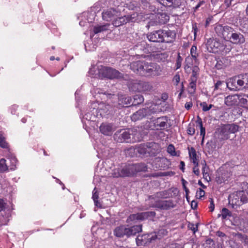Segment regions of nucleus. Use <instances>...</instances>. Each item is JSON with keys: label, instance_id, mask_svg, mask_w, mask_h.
Here are the masks:
<instances>
[{"label": "nucleus", "instance_id": "nucleus-26", "mask_svg": "<svg viewBox=\"0 0 248 248\" xmlns=\"http://www.w3.org/2000/svg\"><path fill=\"white\" fill-rule=\"evenodd\" d=\"M127 227L124 225L119 226L114 230V234L118 237H122L124 235L127 236Z\"/></svg>", "mask_w": 248, "mask_h": 248}, {"label": "nucleus", "instance_id": "nucleus-46", "mask_svg": "<svg viewBox=\"0 0 248 248\" xmlns=\"http://www.w3.org/2000/svg\"><path fill=\"white\" fill-rule=\"evenodd\" d=\"M235 78L237 85L238 86V90L240 89L242 87H246V86L244 85V80H243L242 78H240V75L237 77H235Z\"/></svg>", "mask_w": 248, "mask_h": 248}, {"label": "nucleus", "instance_id": "nucleus-28", "mask_svg": "<svg viewBox=\"0 0 248 248\" xmlns=\"http://www.w3.org/2000/svg\"><path fill=\"white\" fill-rule=\"evenodd\" d=\"M229 203L232 204L234 207V205L239 206L243 204L240 198L236 197V193L230 195L229 197Z\"/></svg>", "mask_w": 248, "mask_h": 248}, {"label": "nucleus", "instance_id": "nucleus-40", "mask_svg": "<svg viewBox=\"0 0 248 248\" xmlns=\"http://www.w3.org/2000/svg\"><path fill=\"white\" fill-rule=\"evenodd\" d=\"M120 136L122 138L120 140V142H129L128 140L130 138V134L128 131L125 130L123 131Z\"/></svg>", "mask_w": 248, "mask_h": 248}, {"label": "nucleus", "instance_id": "nucleus-51", "mask_svg": "<svg viewBox=\"0 0 248 248\" xmlns=\"http://www.w3.org/2000/svg\"><path fill=\"white\" fill-rule=\"evenodd\" d=\"M84 46L86 51H93L96 49L95 45L90 44L89 43H86Z\"/></svg>", "mask_w": 248, "mask_h": 248}, {"label": "nucleus", "instance_id": "nucleus-20", "mask_svg": "<svg viewBox=\"0 0 248 248\" xmlns=\"http://www.w3.org/2000/svg\"><path fill=\"white\" fill-rule=\"evenodd\" d=\"M100 132L106 135H110L114 131V128L111 124L103 123L99 127Z\"/></svg>", "mask_w": 248, "mask_h": 248}, {"label": "nucleus", "instance_id": "nucleus-35", "mask_svg": "<svg viewBox=\"0 0 248 248\" xmlns=\"http://www.w3.org/2000/svg\"><path fill=\"white\" fill-rule=\"evenodd\" d=\"M196 81L197 78L194 75L190 78V82L188 86V93H193L196 89Z\"/></svg>", "mask_w": 248, "mask_h": 248}, {"label": "nucleus", "instance_id": "nucleus-47", "mask_svg": "<svg viewBox=\"0 0 248 248\" xmlns=\"http://www.w3.org/2000/svg\"><path fill=\"white\" fill-rule=\"evenodd\" d=\"M151 88L152 87L148 83L142 81L140 92L150 91Z\"/></svg>", "mask_w": 248, "mask_h": 248}, {"label": "nucleus", "instance_id": "nucleus-44", "mask_svg": "<svg viewBox=\"0 0 248 248\" xmlns=\"http://www.w3.org/2000/svg\"><path fill=\"white\" fill-rule=\"evenodd\" d=\"M218 216H221L223 219H226L228 217L231 216V213L228 209L224 208L221 211V215H218Z\"/></svg>", "mask_w": 248, "mask_h": 248}, {"label": "nucleus", "instance_id": "nucleus-33", "mask_svg": "<svg viewBox=\"0 0 248 248\" xmlns=\"http://www.w3.org/2000/svg\"><path fill=\"white\" fill-rule=\"evenodd\" d=\"M236 197L238 198H240L243 203L248 202V190L245 189L244 190L236 192Z\"/></svg>", "mask_w": 248, "mask_h": 248}, {"label": "nucleus", "instance_id": "nucleus-45", "mask_svg": "<svg viewBox=\"0 0 248 248\" xmlns=\"http://www.w3.org/2000/svg\"><path fill=\"white\" fill-rule=\"evenodd\" d=\"M8 170V166L6 164V160L2 158L0 160V172H4Z\"/></svg>", "mask_w": 248, "mask_h": 248}, {"label": "nucleus", "instance_id": "nucleus-23", "mask_svg": "<svg viewBox=\"0 0 248 248\" xmlns=\"http://www.w3.org/2000/svg\"><path fill=\"white\" fill-rule=\"evenodd\" d=\"M239 99V95H229L225 97L224 103L227 106H232L237 104Z\"/></svg>", "mask_w": 248, "mask_h": 248}, {"label": "nucleus", "instance_id": "nucleus-25", "mask_svg": "<svg viewBox=\"0 0 248 248\" xmlns=\"http://www.w3.org/2000/svg\"><path fill=\"white\" fill-rule=\"evenodd\" d=\"M116 14V11L113 9H110L103 12L102 17L103 19L107 21H112L113 18L115 16Z\"/></svg>", "mask_w": 248, "mask_h": 248}, {"label": "nucleus", "instance_id": "nucleus-16", "mask_svg": "<svg viewBox=\"0 0 248 248\" xmlns=\"http://www.w3.org/2000/svg\"><path fill=\"white\" fill-rule=\"evenodd\" d=\"M126 16L128 18V22H140L142 20H145L150 17L149 14H144L142 13L140 14L134 13Z\"/></svg>", "mask_w": 248, "mask_h": 248}, {"label": "nucleus", "instance_id": "nucleus-8", "mask_svg": "<svg viewBox=\"0 0 248 248\" xmlns=\"http://www.w3.org/2000/svg\"><path fill=\"white\" fill-rule=\"evenodd\" d=\"M155 215V212H146L136 214H132L129 216L127 219V222L130 223L131 221H135L137 220H143L149 217H154Z\"/></svg>", "mask_w": 248, "mask_h": 248}, {"label": "nucleus", "instance_id": "nucleus-50", "mask_svg": "<svg viewBox=\"0 0 248 248\" xmlns=\"http://www.w3.org/2000/svg\"><path fill=\"white\" fill-rule=\"evenodd\" d=\"M197 48L195 46H192L190 49V54L191 55L192 57L195 60H197V58L198 56V54L197 52Z\"/></svg>", "mask_w": 248, "mask_h": 248}, {"label": "nucleus", "instance_id": "nucleus-7", "mask_svg": "<svg viewBox=\"0 0 248 248\" xmlns=\"http://www.w3.org/2000/svg\"><path fill=\"white\" fill-rule=\"evenodd\" d=\"M208 51L212 53H216L223 47L222 43L217 39L209 38L206 42Z\"/></svg>", "mask_w": 248, "mask_h": 248}, {"label": "nucleus", "instance_id": "nucleus-64", "mask_svg": "<svg viewBox=\"0 0 248 248\" xmlns=\"http://www.w3.org/2000/svg\"><path fill=\"white\" fill-rule=\"evenodd\" d=\"M187 133L189 135H193L195 133V129L193 127H189L187 129Z\"/></svg>", "mask_w": 248, "mask_h": 248}, {"label": "nucleus", "instance_id": "nucleus-37", "mask_svg": "<svg viewBox=\"0 0 248 248\" xmlns=\"http://www.w3.org/2000/svg\"><path fill=\"white\" fill-rule=\"evenodd\" d=\"M6 156L10 161L11 164V170H15L17 163V160L16 156L12 154L10 152H9Z\"/></svg>", "mask_w": 248, "mask_h": 248}, {"label": "nucleus", "instance_id": "nucleus-19", "mask_svg": "<svg viewBox=\"0 0 248 248\" xmlns=\"http://www.w3.org/2000/svg\"><path fill=\"white\" fill-rule=\"evenodd\" d=\"M145 63V62L140 61L133 62L130 64V68L134 72L141 75V72L143 71Z\"/></svg>", "mask_w": 248, "mask_h": 248}, {"label": "nucleus", "instance_id": "nucleus-56", "mask_svg": "<svg viewBox=\"0 0 248 248\" xmlns=\"http://www.w3.org/2000/svg\"><path fill=\"white\" fill-rule=\"evenodd\" d=\"M202 173H205L206 172H208V167L207 166L205 161H204L203 163H202Z\"/></svg>", "mask_w": 248, "mask_h": 248}, {"label": "nucleus", "instance_id": "nucleus-5", "mask_svg": "<svg viewBox=\"0 0 248 248\" xmlns=\"http://www.w3.org/2000/svg\"><path fill=\"white\" fill-rule=\"evenodd\" d=\"M112 104L108 99L107 100V104L103 102L98 103V102H94L93 103H97V107L96 110H97V113L99 114V117L100 118L105 117L106 115L108 114L113 110L114 102L112 101Z\"/></svg>", "mask_w": 248, "mask_h": 248}, {"label": "nucleus", "instance_id": "nucleus-59", "mask_svg": "<svg viewBox=\"0 0 248 248\" xmlns=\"http://www.w3.org/2000/svg\"><path fill=\"white\" fill-rule=\"evenodd\" d=\"M194 166L193 168V173L196 175H199L200 172V171L198 168V165H194Z\"/></svg>", "mask_w": 248, "mask_h": 248}, {"label": "nucleus", "instance_id": "nucleus-9", "mask_svg": "<svg viewBox=\"0 0 248 248\" xmlns=\"http://www.w3.org/2000/svg\"><path fill=\"white\" fill-rule=\"evenodd\" d=\"M230 176V173L221 167L217 172L216 181L218 184H225L228 181Z\"/></svg>", "mask_w": 248, "mask_h": 248}, {"label": "nucleus", "instance_id": "nucleus-21", "mask_svg": "<svg viewBox=\"0 0 248 248\" xmlns=\"http://www.w3.org/2000/svg\"><path fill=\"white\" fill-rule=\"evenodd\" d=\"M148 116L147 110L145 108L140 109L131 116V120L133 121H137L142 119Z\"/></svg>", "mask_w": 248, "mask_h": 248}, {"label": "nucleus", "instance_id": "nucleus-60", "mask_svg": "<svg viewBox=\"0 0 248 248\" xmlns=\"http://www.w3.org/2000/svg\"><path fill=\"white\" fill-rule=\"evenodd\" d=\"M182 61V59L179 55L178 57L177 58V60L176 64V69H178V68H179L181 67Z\"/></svg>", "mask_w": 248, "mask_h": 248}, {"label": "nucleus", "instance_id": "nucleus-41", "mask_svg": "<svg viewBox=\"0 0 248 248\" xmlns=\"http://www.w3.org/2000/svg\"><path fill=\"white\" fill-rule=\"evenodd\" d=\"M86 245L88 248H92L93 246L96 245V241L95 239H93L92 236H89L86 237Z\"/></svg>", "mask_w": 248, "mask_h": 248}, {"label": "nucleus", "instance_id": "nucleus-18", "mask_svg": "<svg viewBox=\"0 0 248 248\" xmlns=\"http://www.w3.org/2000/svg\"><path fill=\"white\" fill-rule=\"evenodd\" d=\"M162 30L154 31L148 34L147 38L150 41L154 42H162Z\"/></svg>", "mask_w": 248, "mask_h": 248}, {"label": "nucleus", "instance_id": "nucleus-13", "mask_svg": "<svg viewBox=\"0 0 248 248\" xmlns=\"http://www.w3.org/2000/svg\"><path fill=\"white\" fill-rule=\"evenodd\" d=\"M238 130V126L234 124H229L224 125L221 129V133L224 136V139L229 138V134L235 133Z\"/></svg>", "mask_w": 248, "mask_h": 248}, {"label": "nucleus", "instance_id": "nucleus-10", "mask_svg": "<svg viewBox=\"0 0 248 248\" xmlns=\"http://www.w3.org/2000/svg\"><path fill=\"white\" fill-rule=\"evenodd\" d=\"M233 30L232 28L228 26H222L218 25L215 27V31L218 36L223 37L225 40H228L230 38V33H232Z\"/></svg>", "mask_w": 248, "mask_h": 248}, {"label": "nucleus", "instance_id": "nucleus-14", "mask_svg": "<svg viewBox=\"0 0 248 248\" xmlns=\"http://www.w3.org/2000/svg\"><path fill=\"white\" fill-rule=\"evenodd\" d=\"M168 119L167 117L157 118L153 123L154 125L151 126L152 130H161L164 129L167 125Z\"/></svg>", "mask_w": 248, "mask_h": 248}, {"label": "nucleus", "instance_id": "nucleus-29", "mask_svg": "<svg viewBox=\"0 0 248 248\" xmlns=\"http://www.w3.org/2000/svg\"><path fill=\"white\" fill-rule=\"evenodd\" d=\"M188 153L191 162L193 164L199 165L198 158L195 149L193 147L188 149Z\"/></svg>", "mask_w": 248, "mask_h": 248}, {"label": "nucleus", "instance_id": "nucleus-1", "mask_svg": "<svg viewBox=\"0 0 248 248\" xmlns=\"http://www.w3.org/2000/svg\"><path fill=\"white\" fill-rule=\"evenodd\" d=\"M89 74L95 78L113 79L122 77V74L117 70L102 65H92L89 71Z\"/></svg>", "mask_w": 248, "mask_h": 248}, {"label": "nucleus", "instance_id": "nucleus-12", "mask_svg": "<svg viewBox=\"0 0 248 248\" xmlns=\"http://www.w3.org/2000/svg\"><path fill=\"white\" fill-rule=\"evenodd\" d=\"M118 103H115L114 107L118 108H122L131 104L132 99L130 97L122 94L118 95Z\"/></svg>", "mask_w": 248, "mask_h": 248}, {"label": "nucleus", "instance_id": "nucleus-39", "mask_svg": "<svg viewBox=\"0 0 248 248\" xmlns=\"http://www.w3.org/2000/svg\"><path fill=\"white\" fill-rule=\"evenodd\" d=\"M98 198V195L97 193V191L96 190V188L95 187L93 191L92 199L93 200L94 205L97 207L101 208L102 207L101 204L97 200Z\"/></svg>", "mask_w": 248, "mask_h": 248}, {"label": "nucleus", "instance_id": "nucleus-54", "mask_svg": "<svg viewBox=\"0 0 248 248\" xmlns=\"http://www.w3.org/2000/svg\"><path fill=\"white\" fill-rule=\"evenodd\" d=\"M205 192L202 188H198L196 192V196L197 198L201 199L204 196Z\"/></svg>", "mask_w": 248, "mask_h": 248}, {"label": "nucleus", "instance_id": "nucleus-38", "mask_svg": "<svg viewBox=\"0 0 248 248\" xmlns=\"http://www.w3.org/2000/svg\"><path fill=\"white\" fill-rule=\"evenodd\" d=\"M226 85L230 90H238L235 77L230 78L226 83Z\"/></svg>", "mask_w": 248, "mask_h": 248}, {"label": "nucleus", "instance_id": "nucleus-4", "mask_svg": "<svg viewBox=\"0 0 248 248\" xmlns=\"http://www.w3.org/2000/svg\"><path fill=\"white\" fill-rule=\"evenodd\" d=\"M161 70L160 66L155 63L145 62L141 76L145 77H154L160 74Z\"/></svg>", "mask_w": 248, "mask_h": 248}, {"label": "nucleus", "instance_id": "nucleus-63", "mask_svg": "<svg viewBox=\"0 0 248 248\" xmlns=\"http://www.w3.org/2000/svg\"><path fill=\"white\" fill-rule=\"evenodd\" d=\"M241 96L239 95V99L238 100L240 103L244 105H247L248 102L246 98H241Z\"/></svg>", "mask_w": 248, "mask_h": 248}, {"label": "nucleus", "instance_id": "nucleus-62", "mask_svg": "<svg viewBox=\"0 0 248 248\" xmlns=\"http://www.w3.org/2000/svg\"><path fill=\"white\" fill-rule=\"evenodd\" d=\"M203 179L206 180L207 182L211 181L210 177L209 176L208 172L205 173H202Z\"/></svg>", "mask_w": 248, "mask_h": 248}, {"label": "nucleus", "instance_id": "nucleus-2", "mask_svg": "<svg viewBox=\"0 0 248 248\" xmlns=\"http://www.w3.org/2000/svg\"><path fill=\"white\" fill-rule=\"evenodd\" d=\"M97 103H92L91 108L81 115L80 118L81 122L83 125V127L87 131V128L93 127L95 128L97 126V123L100 119L99 117V114L97 113V110H96Z\"/></svg>", "mask_w": 248, "mask_h": 248}, {"label": "nucleus", "instance_id": "nucleus-17", "mask_svg": "<svg viewBox=\"0 0 248 248\" xmlns=\"http://www.w3.org/2000/svg\"><path fill=\"white\" fill-rule=\"evenodd\" d=\"M130 176V173L128 171V169H127V166H125L123 168L118 167L117 168L114 169L112 170V172H111V176L114 178Z\"/></svg>", "mask_w": 248, "mask_h": 248}, {"label": "nucleus", "instance_id": "nucleus-22", "mask_svg": "<svg viewBox=\"0 0 248 248\" xmlns=\"http://www.w3.org/2000/svg\"><path fill=\"white\" fill-rule=\"evenodd\" d=\"M229 39L233 44H243L245 42L243 35L240 33H232Z\"/></svg>", "mask_w": 248, "mask_h": 248}, {"label": "nucleus", "instance_id": "nucleus-52", "mask_svg": "<svg viewBox=\"0 0 248 248\" xmlns=\"http://www.w3.org/2000/svg\"><path fill=\"white\" fill-rule=\"evenodd\" d=\"M201 106L203 111H207L210 110L214 106L212 104L208 105L206 102H204L201 103Z\"/></svg>", "mask_w": 248, "mask_h": 248}, {"label": "nucleus", "instance_id": "nucleus-31", "mask_svg": "<svg viewBox=\"0 0 248 248\" xmlns=\"http://www.w3.org/2000/svg\"><path fill=\"white\" fill-rule=\"evenodd\" d=\"M111 25L107 23L102 25H97L94 27L93 32L94 34L103 32L109 29Z\"/></svg>", "mask_w": 248, "mask_h": 248}, {"label": "nucleus", "instance_id": "nucleus-34", "mask_svg": "<svg viewBox=\"0 0 248 248\" xmlns=\"http://www.w3.org/2000/svg\"><path fill=\"white\" fill-rule=\"evenodd\" d=\"M83 16L84 17H87V22L83 21L82 20L80 21L79 24L80 26H85L87 25V24L88 23L92 22L93 20L94 17V14H92L91 13H89V12H85L83 13Z\"/></svg>", "mask_w": 248, "mask_h": 248}, {"label": "nucleus", "instance_id": "nucleus-11", "mask_svg": "<svg viewBox=\"0 0 248 248\" xmlns=\"http://www.w3.org/2000/svg\"><path fill=\"white\" fill-rule=\"evenodd\" d=\"M157 236L155 233L145 234L139 235L136 238V243L138 246L146 244L155 240Z\"/></svg>", "mask_w": 248, "mask_h": 248}, {"label": "nucleus", "instance_id": "nucleus-27", "mask_svg": "<svg viewBox=\"0 0 248 248\" xmlns=\"http://www.w3.org/2000/svg\"><path fill=\"white\" fill-rule=\"evenodd\" d=\"M112 23L114 26L119 27L128 22V18L126 16L115 18V16L112 19Z\"/></svg>", "mask_w": 248, "mask_h": 248}, {"label": "nucleus", "instance_id": "nucleus-36", "mask_svg": "<svg viewBox=\"0 0 248 248\" xmlns=\"http://www.w3.org/2000/svg\"><path fill=\"white\" fill-rule=\"evenodd\" d=\"M157 18L158 22L160 24H164L166 23L170 19L169 16L165 13H159L157 15Z\"/></svg>", "mask_w": 248, "mask_h": 248}, {"label": "nucleus", "instance_id": "nucleus-32", "mask_svg": "<svg viewBox=\"0 0 248 248\" xmlns=\"http://www.w3.org/2000/svg\"><path fill=\"white\" fill-rule=\"evenodd\" d=\"M141 82L142 81H140L131 82L129 85V88L130 90L133 92H140Z\"/></svg>", "mask_w": 248, "mask_h": 248}, {"label": "nucleus", "instance_id": "nucleus-6", "mask_svg": "<svg viewBox=\"0 0 248 248\" xmlns=\"http://www.w3.org/2000/svg\"><path fill=\"white\" fill-rule=\"evenodd\" d=\"M163 103L160 99H157L146 104L145 108L148 115L162 111Z\"/></svg>", "mask_w": 248, "mask_h": 248}, {"label": "nucleus", "instance_id": "nucleus-15", "mask_svg": "<svg viewBox=\"0 0 248 248\" xmlns=\"http://www.w3.org/2000/svg\"><path fill=\"white\" fill-rule=\"evenodd\" d=\"M127 169L131 176L137 172L146 171L147 168L144 163H138L127 165Z\"/></svg>", "mask_w": 248, "mask_h": 248}, {"label": "nucleus", "instance_id": "nucleus-55", "mask_svg": "<svg viewBox=\"0 0 248 248\" xmlns=\"http://www.w3.org/2000/svg\"><path fill=\"white\" fill-rule=\"evenodd\" d=\"M240 78H242L243 80H244V84L246 87L248 85V74L240 75Z\"/></svg>", "mask_w": 248, "mask_h": 248}, {"label": "nucleus", "instance_id": "nucleus-43", "mask_svg": "<svg viewBox=\"0 0 248 248\" xmlns=\"http://www.w3.org/2000/svg\"><path fill=\"white\" fill-rule=\"evenodd\" d=\"M198 119L197 122L199 124L200 127V134L202 137V141L203 142L205 135V129L203 127L202 119L199 117Z\"/></svg>", "mask_w": 248, "mask_h": 248}, {"label": "nucleus", "instance_id": "nucleus-49", "mask_svg": "<svg viewBox=\"0 0 248 248\" xmlns=\"http://www.w3.org/2000/svg\"><path fill=\"white\" fill-rule=\"evenodd\" d=\"M167 152L172 156H177L174 146L172 144H170L167 148Z\"/></svg>", "mask_w": 248, "mask_h": 248}, {"label": "nucleus", "instance_id": "nucleus-24", "mask_svg": "<svg viewBox=\"0 0 248 248\" xmlns=\"http://www.w3.org/2000/svg\"><path fill=\"white\" fill-rule=\"evenodd\" d=\"M163 42H170L175 37V33L170 30H162Z\"/></svg>", "mask_w": 248, "mask_h": 248}, {"label": "nucleus", "instance_id": "nucleus-30", "mask_svg": "<svg viewBox=\"0 0 248 248\" xmlns=\"http://www.w3.org/2000/svg\"><path fill=\"white\" fill-rule=\"evenodd\" d=\"M141 225H136L130 228H127V236L135 235L137 233L141 232Z\"/></svg>", "mask_w": 248, "mask_h": 248}, {"label": "nucleus", "instance_id": "nucleus-58", "mask_svg": "<svg viewBox=\"0 0 248 248\" xmlns=\"http://www.w3.org/2000/svg\"><path fill=\"white\" fill-rule=\"evenodd\" d=\"M173 81L176 85H178L180 81V76L178 74H176L174 76L173 78Z\"/></svg>", "mask_w": 248, "mask_h": 248}, {"label": "nucleus", "instance_id": "nucleus-57", "mask_svg": "<svg viewBox=\"0 0 248 248\" xmlns=\"http://www.w3.org/2000/svg\"><path fill=\"white\" fill-rule=\"evenodd\" d=\"M18 106L16 105H12L10 108V111L12 114H15L17 109Z\"/></svg>", "mask_w": 248, "mask_h": 248}, {"label": "nucleus", "instance_id": "nucleus-48", "mask_svg": "<svg viewBox=\"0 0 248 248\" xmlns=\"http://www.w3.org/2000/svg\"><path fill=\"white\" fill-rule=\"evenodd\" d=\"M0 146L2 148L8 149V144L6 142L4 137L0 133Z\"/></svg>", "mask_w": 248, "mask_h": 248}, {"label": "nucleus", "instance_id": "nucleus-42", "mask_svg": "<svg viewBox=\"0 0 248 248\" xmlns=\"http://www.w3.org/2000/svg\"><path fill=\"white\" fill-rule=\"evenodd\" d=\"M133 102L132 103L133 105H137L142 103L144 101L143 97L140 94H137L134 95L133 97Z\"/></svg>", "mask_w": 248, "mask_h": 248}, {"label": "nucleus", "instance_id": "nucleus-53", "mask_svg": "<svg viewBox=\"0 0 248 248\" xmlns=\"http://www.w3.org/2000/svg\"><path fill=\"white\" fill-rule=\"evenodd\" d=\"M168 55L166 53L157 54V59L162 62H165L167 60Z\"/></svg>", "mask_w": 248, "mask_h": 248}, {"label": "nucleus", "instance_id": "nucleus-3", "mask_svg": "<svg viewBox=\"0 0 248 248\" xmlns=\"http://www.w3.org/2000/svg\"><path fill=\"white\" fill-rule=\"evenodd\" d=\"M165 193V191L157 193L155 197L153 196H151L149 198L150 203V206L158 208L163 210H167L173 208L175 205V203L172 200L162 201L159 199V198H167Z\"/></svg>", "mask_w": 248, "mask_h": 248}, {"label": "nucleus", "instance_id": "nucleus-61", "mask_svg": "<svg viewBox=\"0 0 248 248\" xmlns=\"http://www.w3.org/2000/svg\"><path fill=\"white\" fill-rule=\"evenodd\" d=\"M189 227L190 229L193 231V232L195 233L198 230V226L197 225L194 224H190L189 225Z\"/></svg>", "mask_w": 248, "mask_h": 248}]
</instances>
